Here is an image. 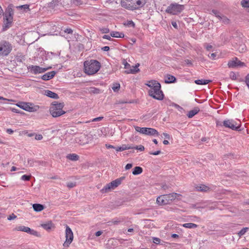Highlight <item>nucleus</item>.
<instances>
[{"label": "nucleus", "instance_id": "5701e85b", "mask_svg": "<svg viewBox=\"0 0 249 249\" xmlns=\"http://www.w3.org/2000/svg\"><path fill=\"white\" fill-rule=\"evenodd\" d=\"M33 208L35 211L39 212L44 209V206L40 204L35 203L33 205Z\"/></svg>", "mask_w": 249, "mask_h": 249}, {"label": "nucleus", "instance_id": "c03bdc74", "mask_svg": "<svg viewBox=\"0 0 249 249\" xmlns=\"http://www.w3.org/2000/svg\"><path fill=\"white\" fill-rule=\"evenodd\" d=\"M230 78L232 80H235L236 79V76L235 73L232 71L230 74Z\"/></svg>", "mask_w": 249, "mask_h": 249}, {"label": "nucleus", "instance_id": "f3484780", "mask_svg": "<svg viewBox=\"0 0 249 249\" xmlns=\"http://www.w3.org/2000/svg\"><path fill=\"white\" fill-rule=\"evenodd\" d=\"M228 65L229 68H234L244 67L245 66V64L244 62H241L237 58L235 57L232 60H230L228 62Z\"/></svg>", "mask_w": 249, "mask_h": 249}, {"label": "nucleus", "instance_id": "c756f323", "mask_svg": "<svg viewBox=\"0 0 249 249\" xmlns=\"http://www.w3.org/2000/svg\"><path fill=\"white\" fill-rule=\"evenodd\" d=\"M142 172V167L140 166H136L133 169V171L132 172V174L134 175H137L141 174Z\"/></svg>", "mask_w": 249, "mask_h": 249}, {"label": "nucleus", "instance_id": "a18cd8bd", "mask_svg": "<svg viewBox=\"0 0 249 249\" xmlns=\"http://www.w3.org/2000/svg\"><path fill=\"white\" fill-rule=\"evenodd\" d=\"M153 242L156 244H159L160 243V239L157 237H154L153 238Z\"/></svg>", "mask_w": 249, "mask_h": 249}, {"label": "nucleus", "instance_id": "412c9836", "mask_svg": "<svg viewBox=\"0 0 249 249\" xmlns=\"http://www.w3.org/2000/svg\"><path fill=\"white\" fill-rule=\"evenodd\" d=\"M44 95L54 99H57L59 98V96L57 94L49 90H45L44 91Z\"/></svg>", "mask_w": 249, "mask_h": 249}, {"label": "nucleus", "instance_id": "052dcab7", "mask_svg": "<svg viewBox=\"0 0 249 249\" xmlns=\"http://www.w3.org/2000/svg\"><path fill=\"white\" fill-rule=\"evenodd\" d=\"M176 108H177L178 110H181L183 109L182 107H180L179 105L174 104L173 105Z\"/></svg>", "mask_w": 249, "mask_h": 249}, {"label": "nucleus", "instance_id": "423d86ee", "mask_svg": "<svg viewBox=\"0 0 249 249\" xmlns=\"http://www.w3.org/2000/svg\"><path fill=\"white\" fill-rule=\"evenodd\" d=\"M184 5L177 3L171 4L168 6L166 12L170 14L175 15L181 13L184 9Z\"/></svg>", "mask_w": 249, "mask_h": 249}, {"label": "nucleus", "instance_id": "a19ab883", "mask_svg": "<svg viewBox=\"0 0 249 249\" xmlns=\"http://www.w3.org/2000/svg\"><path fill=\"white\" fill-rule=\"evenodd\" d=\"M132 149H136L137 150H140L141 151H142L144 150V147L142 145H140L138 146H136V147H132Z\"/></svg>", "mask_w": 249, "mask_h": 249}, {"label": "nucleus", "instance_id": "c85d7f7f", "mask_svg": "<svg viewBox=\"0 0 249 249\" xmlns=\"http://www.w3.org/2000/svg\"><path fill=\"white\" fill-rule=\"evenodd\" d=\"M211 82L209 80L198 79L195 81V83L197 85H206Z\"/></svg>", "mask_w": 249, "mask_h": 249}, {"label": "nucleus", "instance_id": "680f3d73", "mask_svg": "<svg viewBox=\"0 0 249 249\" xmlns=\"http://www.w3.org/2000/svg\"><path fill=\"white\" fill-rule=\"evenodd\" d=\"M103 38L104 39H107V40H111V36H108V35H104L103 36Z\"/></svg>", "mask_w": 249, "mask_h": 249}, {"label": "nucleus", "instance_id": "603ef678", "mask_svg": "<svg viewBox=\"0 0 249 249\" xmlns=\"http://www.w3.org/2000/svg\"><path fill=\"white\" fill-rule=\"evenodd\" d=\"M161 153V151L160 150H158L155 152H150L149 154L153 155H158Z\"/></svg>", "mask_w": 249, "mask_h": 249}, {"label": "nucleus", "instance_id": "ea45409f", "mask_svg": "<svg viewBox=\"0 0 249 249\" xmlns=\"http://www.w3.org/2000/svg\"><path fill=\"white\" fill-rule=\"evenodd\" d=\"M31 177V175H24L21 177V179L23 180L28 181L30 180Z\"/></svg>", "mask_w": 249, "mask_h": 249}, {"label": "nucleus", "instance_id": "6e6d98bb", "mask_svg": "<svg viewBox=\"0 0 249 249\" xmlns=\"http://www.w3.org/2000/svg\"><path fill=\"white\" fill-rule=\"evenodd\" d=\"M19 7L21 8V9H29V5L28 4H24V5L20 6Z\"/></svg>", "mask_w": 249, "mask_h": 249}, {"label": "nucleus", "instance_id": "4d7b16f0", "mask_svg": "<svg viewBox=\"0 0 249 249\" xmlns=\"http://www.w3.org/2000/svg\"><path fill=\"white\" fill-rule=\"evenodd\" d=\"M105 146H106V147L107 149L114 148V149H116V147L115 146H114L111 144H106Z\"/></svg>", "mask_w": 249, "mask_h": 249}, {"label": "nucleus", "instance_id": "e2e57ef3", "mask_svg": "<svg viewBox=\"0 0 249 249\" xmlns=\"http://www.w3.org/2000/svg\"><path fill=\"white\" fill-rule=\"evenodd\" d=\"M6 132L9 134H12L13 133L14 131L11 128H8L6 129Z\"/></svg>", "mask_w": 249, "mask_h": 249}, {"label": "nucleus", "instance_id": "72a5a7b5", "mask_svg": "<svg viewBox=\"0 0 249 249\" xmlns=\"http://www.w3.org/2000/svg\"><path fill=\"white\" fill-rule=\"evenodd\" d=\"M241 3L243 7L249 9V0H242Z\"/></svg>", "mask_w": 249, "mask_h": 249}, {"label": "nucleus", "instance_id": "79ce46f5", "mask_svg": "<svg viewBox=\"0 0 249 249\" xmlns=\"http://www.w3.org/2000/svg\"><path fill=\"white\" fill-rule=\"evenodd\" d=\"M123 64L124 65V68L125 69H128L130 67V65L128 64L125 59L123 60Z\"/></svg>", "mask_w": 249, "mask_h": 249}, {"label": "nucleus", "instance_id": "4be33fe9", "mask_svg": "<svg viewBox=\"0 0 249 249\" xmlns=\"http://www.w3.org/2000/svg\"><path fill=\"white\" fill-rule=\"evenodd\" d=\"M199 108L198 107H195L193 109L189 111L187 114V116L189 118H191L193 117L195 115H196L199 111Z\"/></svg>", "mask_w": 249, "mask_h": 249}, {"label": "nucleus", "instance_id": "338daca9", "mask_svg": "<svg viewBox=\"0 0 249 249\" xmlns=\"http://www.w3.org/2000/svg\"><path fill=\"white\" fill-rule=\"evenodd\" d=\"M102 233L103 232L102 231H98L95 232V234L96 236H99L102 234Z\"/></svg>", "mask_w": 249, "mask_h": 249}, {"label": "nucleus", "instance_id": "774afa93", "mask_svg": "<svg viewBox=\"0 0 249 249\" xmlns=\"http://www.w3.org/2000/svg\"><path fill=\"white\" fill-rule=\"evenodd\" d=\"M216 124L217 126H222V125H223V123H222V122H221L220 121H216Z\"/></svg>", "mask_w": 249, "mask_h": 249}, {"label": "nucleus", "instance_id": "393cba45", "mask_svg": "<svg viewBox=\"0 0 249 249\" xmlns=\"http://www.w3.org/2000/svg\"><path fill=\"white\" fill-rule=\"evenodd\" d=\"M132 147H131L129 145L123 144L121 146H118L116 147V150L117 151H123L124 150L132 149Z\"/></svg>", "mask_w": 249, "mask_h": 249}, {"label": "nucleus", "instance_id": "f704fd0d", "mask_svg": "<svg viewBox=\"0 0 249 249\" xmlns=\"http://www.w3.org/2000/svg\"><path fill=\"white\" fill-rule=\"evenodd\" d=\"M219 19L222 20V21L225 24H228L229 22V19L223 15H221L220 18H219Z\"/></svg>", "mask_w": 249, "mask_h": 249}, {"label": "nucleus", "instance_id": "f257e3e1", "mask_svg": "<svg viewBox=\"0 0 249 249\" xmlns=\"http://www.w3.org/2000/svg\"><path fill=\"white\" fill-rule=\"evenodd\" d=\"M147 0H121V6L129 10L139 9L144 6Z\"/></svg>", "mask_w": 249, "mask_h": 249}, {"label": "nucleus", "instance_id": "aec40b11", "mask_svg": "<svg viewBox=\"0 0 249 249\" xmlns=\"http://www.w3.org/2000/svg\"><path fill=\"white\" fill-rule=\"evenodd\" d=\"M176 78L174 76L166 74L164 76V82L165 83H172L175 82Z\"/></svg>", "mask_w": 249, "mask_h": 249}, {"label": "nucleus", "instance_id": "20e7f679", "mask_svg": "<svg viewBox=\"0 0 249 249\" xmlns=\"http://www.w3.org/2000/svg\"><path fill=\"white\" fill-rule=\"evenodd\" d=\"M180 196V194L176 193L161 195L157 198V203L160 205H166Z\"/></svg>", "mask_w": 249, "mask_h": 249}, {"label": "nucleus", "instance_id": "3c124183", "mask_svg": "<svg viewBox=\"0 0 249 249\" xmlns=\"http://www.w3.org/2000/svg\"><path fill=\"white\" fill-rule=\"evenodd\" d=\"M103 119V117H99L97 118H95L92 120V122H97L100 121Z\"/></svg>", "mask_w": 249, "mask_h": 249}, {"label": "nucleus", "instance_id": "37998d69", "mask_svg": "<svg viewBox=\"0 0 249 249\" xmlns=\"http://www.w3.org/2000/svg\"><path fill=\"white\" fill-rule=\"evenodd\" d=\"M76 186L75 182H68L67 184V186L69 188H72Z\"/></svg>", "mask_w": 249, "mask_h": 249}, {"label": "nucleus", "instance_id": "b1692460", "mask_svg": "<svg viewBox=\"0 0 249 249\" xmlns=\"http://www.w3.org/2000/svg\"><path fill=\"white\" fill-rule=\"evenodd\" d=\"M110 36L113 37L123 38L124 36V33L117 31H112L110 32Z\"/></svg>", "mask_w": 249, "mask_h": 249}, {"label": "nucleus", "instance_id": "e433bc0d", "mask_svg": "<svg viewBox=\"0 0 249 249\" xmlns=\"http://www.w3.org/2000/svg\"><path fill=\"white\" fill-rule=\"evenodd\" d=\"M212 13L218 19L219 18H220V16L222 15L221 14H220L219 12L216 10H213L212 11Z\"/></svg>", "mask_w": 249, "mask_h": 249}, {"label": "nucleus", "instance_id": "cd10ccee", "mask_svg": "<svg viewBox=\"0 0 249 249\" xmlns=\"http://www.w3.org/2000/svg\"><path fill=\"white\" fill-rule=\"evenodd\" d=\"M182 226L186 228L195 229V228H197L198 227V225L196 224L192 223H188L183 224L182 225Z\"/></svg>", "mask_w": 249, "mask_h": 249}, {"label": "nucleus", "instance_id": "9d476101", "mask_svg": "<svg viewBox=\"0 0 249 249\" xmlns=\"http://www.w3.org/2000/svg\"><path fill=\"white\" fill-rule=\"evenodd\" d=\"M66 240L63 244V246L65 248H68L71 244L73 239V232L71 228L67 226L65 231Z\"/></svg>", "mask_w": 249, "mask_h": 249}, {"label": "nucleus", "instance_id": "7ed1b4c3", "mask_svg": "<svg viewBox=\"0 0 249 249\" xmlns=\"http://www.w3.org/2000/svg\"><path fill=\"white\" fill-rule=\"evenodd\" d=\"M64 106L63 103L53 102L50 107V113L53 117H57L65 113V111L62 110Z\"/></svg>", "mask_w": 249, "mask_h": 249}, {"label": "nucleus", "instance_id": "69168bd1", "mask_svg": "<svg viewBox=\"0 0 249 249\" xmlns=\"http://www.w3.org/2000/svg\"><path fill=\"white\" fill-rule=\"evenodd\" d=\"M172 26H173L174 28H176V29H177V28H178V24H177V23H176V22H175V21H173V22H172Z\"/></svg>", "mask_w": 249, "mask_h": 249}, {"label": "nucleus", "instance_id": "bb28decb", "mask_svg": "<svg viewBox=\"0 0 249 249\" xmlns=\"http://www.w3.org/2000/svg\"><path fill=\"white\" fill-rule=\"evenodd\" d=\"M67 158L72 161H76L79 160V157L76 154H70L67 156Z\"/></svg>", "mask_w": 249, "mask_h": 249}, {"label": "nucleus", "instance_id": "c9c22d12", "mask_svg": "<svg viewBox=\"0 0 249 249\" xmlns=\"http://www.w3.org/2000/svg\"><path fill=\"white\" fill-rule=\"evenodd\" d=\"M248 230V228H243L241 231H239V232L238 233V235L241 237V236L243 235Z\"/></svg>", "mask_w": 249, "mask_h": 249}, {"label": "nucleus", "instance_id": "5fc2aeb1", "mask_svg": "<svg viewBox=\"0 0 249 249\" xmlns=\"http://www.w3.org/2000/svg\"><path fill=\"white\" fill-rule=\"evenodd\" d=\"M34 160L33 159H28V164L30 165V166H33L34 165Z\"/></svg>", "mask_w": 249, "mask_h": 249}, {"label": "nucleus", "instance_id": "49530a36", "mask_svg": "<svg viewBox=\"0 0 249 249\" xmlns=\"http://www.w3.org/2000/svg\"><path fill=\"white\" fill-rule=\"evenodd\" d=\"M101 31L102 33L107 34L109 32V29L107 28H104L101 29Z\"/></svg>", "mask_w": 249, "mask_h": 249}, {"label": "nucleus", "instance_id": "4c0bfd02", "mask_svg": "<svg viewBox=\"0 0 249 249\" xmlns=\"http://www.w3.org/2000/svg\"><path fill=\"white\" fill-rule=\"evenodd\" d=\"M89 92L94 94H98L100 92V89L95 88H90Z\"/></svg>", "mask_w": 249, "mask_h": 249}, {"label": "nucleus", "instance_id": "f8f14e48", "mask_svg": "<svg viewBox=\"0 0 249 249\" xmlns=\"http://www.w3.org/2000/svg\"><path fill=\"white\" fill-rule=\"evenodd\" d=\"M13 11L9 10L8 12H6L5 14V21H4V25L3 26V30L5 31L10 27V25L13 20Z\"/></svg>", "mask_w": 249, "mask_h": 249}, {"label": "nucleus", "instance_id": "6ab92c4d", "mask_svg": "<svg viewBox=\"0 0 249 249\" xmlns=\"http://www.w3.org/2000/svg\"><path fill=\"white\" fill-rule=\"evenodd\" d=\"M56 72L55 71L48 72L42 75L41 78L42 80L45 81L49 80L53 78Z\"/></svg>", "mask_w": 249, "mask_h": 249}, {"label": "nucleus", "instance_id": "dca6fc26", "mask_svg": "<svg viewBox=\"0 0 249 249\" xmlns=\"http://www.w3.org/2000/svg\"><path fill=\"white\" fill-rule=\"evenodd\" d=\"M52 4L54 5H58L60 4L66 8H70L72 4V0H53Z\"/></svg>", "mask_w": 249, "mask_h": 249}, {"label": "nucleus", "instance_id": "de8ad7c7", "mask_svg": "<svg viewBox=\"0 0 249 249\" xmlns=\"http://www.w3.org/2000/svg\"><path fill=\"white\" fill-rule=\"evenodd\" d=\"M72 4L75 5H80L82 4L81 0H72Z\"/></svg>", "mask_w": 249, "mask_h": 249}, {"label": "nucleus", "instance_id": "09e8293b", "mask_svg": "<svg viewBox=\"0 0 249 249\" xmlns=\"http://www.w3.org/2000/svg\"><path fill=\"white\" fill-rule=\"evenodd\" d=\"M245 82L249 88V73L247 74V75L245 77Z\"/></svg>", "mask_w": 249, "mask_h": 249}, {"label": "nucleus", "instance_id": "2eb2a0df", "mask_svg": "<svg viewBox=\"0 0 249 249\" xmlns=\"http://www.w3.org/2000/svg\"><path fill=\"white\" fill-rule=\"evenodd\" d=\"M51 68V67L48 68H42L38 66L32 65L29 66L28 69H30V71L32 73L36 74L37 73H43Z\"/></svg>", "mask_w": 249, "mask_h": 249}, {"label": "nucleus", "instance_id": "0e129e2a", "mask_svg": "<svg viewBox=\"0 0 249 249\" xmlns=\"http://www.w3.org/2000/svg\"><path fill=\"white\" fill-rule=\"evenodd\" d=\"M101 49L104 51H108L109 50V47L108 46H106L102 48Z\"/></svg>", "mask_w": 249, "mask_h": 249}, {"label": "nucleus", "instance_id": "2f4dec72", "mask_svg": "<svg viewBox=\"0 0 249 249\" xmlns=\"http://www.w3.org/2000/svg\"><path fill=\"white\" fill-rule=\"evenodd\" d=\"M140 71L139 69H136V68L133 67L132 69H131L129 71H125V72L126 73H135Z\"/></svg>", "mask_w": 249, "mask_h": 249}, {"label": "nucleus", "instance_id": "473e14b6", "mask_svg": "<svg viewBox=\"0 0 249 249\" xmlns=\"http://www.w3.org/2000/svg\"><path fill=\"white\" fill-rule=\"evenodd\" d=\"M120 88V85L118 83H115L113 84L112 89L114 92L117 91Z\"/></svg>", "mask_w": 249, "mask_h": 249}, {"label": "nucleus", "instance_id": "7c9ffc66", "mask_svg": "<svg viewBox=\"0 0 249 249\" xmlns=\"http://www.w3.org/2000/svg\"><path fill=\"white\" fill-rule=\"evenodd\" d=\"M197 190L201 191V192H207L209 190L210 188L204 185H201L200 186H198L196 187Z\"/></svg>", "mask_w": 249, "mask_h": 249}, {"label": "nucleus", "instance_id": "13d9d810", "mask_svg": "<svg viewBox=\"0 0 249 249\" xmlns=\"http://www.w3.org/2000/svg\"><path fill=\"white\" fill-rule=\"evenodd\" d=\"M132 167V163H128L125 165V169L126 170H128L131 168Z\"/></svg>", "mask_w": 249, "mask_h": 249}, {"label": "nucleus", "instance_id": "58836bf2", "mask_svg": "<svg viewBox=\"0 0 249 249\" xmlns=\"http://www.w3.org/2000/svg\"><path fill=\"white\" fill-rule=\"evenodd\" d=\"M125 25L127 26L128 27H135V23L132 20L127 21V22L124 24Z\"/></svg>", "mask_w": 249, "mask_h": 249}, {"label": "nucleus", "instance_id": "a211bd4d", "mask_svg": "<svg viewBox=\"0 0 249 249\" xmlns=\"http://www.w3.org/2000/svg\"><path fill=\"white\" fill-rule=\"evenodd\" d=\"M145 85L150 88V89H154L156 87H160V84L156 80H150L145 84Z\"/></svg>", "mask_w": 249, "mask_h": 249}, {"label": "nucleus", "instance_id": "6e6552de", "mask_svg": "<svg viewBox=\"0 0 249 249\" xmlns=\"http://www.w3.org/2000/svg\"><path fill=\"white\" fill-rule=\"evenodd\" d=\"M148 94L150 96L158 100H162L164 97V94L161 90V86L156 87L154 89H149Z\"/></svg>", "mask_w": 249, "mask_h": 249}, {"label": "nucleus", "instance_id": "864d4df0", "mask_svg": "<svg viewBox=\"0 0 249 249\" xmlns=\"http://www.w3.org/2000/svg\"><path fill=\"white\" fill-rule=\"evenodd\" d=\"M16 217H17L16 215H15L13 213L12 214L9 215V216L8 217L7 219L9 220H11L15 219Z\"/></svg>", "mask_w": 249, "mask_h": 249}, {"label": "nucleus", "instance_id": "1a4fd4ad", "mask_svg": "<svg viewBox=\"0 0 249 249\" xmlns=\"http://www.w3.org/2000/svg\"><path fill=\"white\" fill-rule=\"evenodd\" d=\"M135 129L136 131L140 132V133L149 135V136H155L159 135V133L155 129L152 128L147 127H141L139 126H135Z\"/></svg>", "mask_w": 249, "mask_h": 249}, {"label": "nucleus", "instance_id": "4468645a", "mask_svg": "<svg viewBox=\"0 0 249 249\" xmlns=\"http://www.w3.org/2000/svg\"><path fill=\"white\" fill-rule=\"evenodd\" d=\"M14 231H24L31 235L38 236V233L36 231L24 226H17L14 228Z\"/></svg>", "mask_w": 249, "mask_h": 249}, {"label": "nucleus", "instance_id": "bf43d9fd", "mask_svg": "<svg viewBox=\"0 0 249 249\" xmlns=\"http://www.w3.org/2000/svg\"><path fill=\"white\" fill-rule=\"evenodd\" d=\"M72 30L70 28H67L65 30V32L67 34H72Z\"/></svg>", "mask_w": 249, "mask_h": 249}, {"label": "nucleus", "instance_id": "0eeeda50", "mask_svg": "<svg viewBox=\"0 0 249 249\" xmlns=\"http://www.w3.org/2000/svg\"><path fill=\"white\" fill-rule=\"evenodd\" d=\"M12 50V46L9 42L2 41L0 42V54L8 55Z\"/></svg>", "mask_w": 249, "mask_h": 249}, {"label": "nucleus", "instance_id": "39448f33", "mask_svg": "<svg viewBox=\"0 0 249 249\" xmlns=\"http://www.w3.org/2000/svg\"><path fill=\"white\" fill-rule=\"evenodd\" d=\"M124 178V177H122L106 184L101 190V192L102 193H106L109 192L110 190L114 189L121 184Z\"/></svg>", "mask_w": 249, "mask_h": 249}, {"label": "nucleus", "instance_id": "9b49d317", "mask_svg": "<svg viewBox=\"0 0 249 249\" xmlns=\"http://www.w3.org/2000/svg\"><path fill=\"white\" fill-rule=\"evenodd\" d=\"M31 105H32L31 103L25 102H20L17 104L18 107L29 112H35L39 108L38 106L31 107Z\"/></svg>", "mask_w": 249, "mask_h": 249}, {"label": "nucleus", "instance_id": "f03ea898", "mask_svg": "<svg viewBox=\"0 0 249 249\" xmlns=\"http://www.w3.org/2000/svg\"><path fill=\"white\" fill-rule=\"evenodd\" d=\"M84 66L85 73L88 75H92L99 71L101 64L96 60L91 59L85 61Z\"/></svg>", "mask_w": 249, "mask_h": 249}, {"label": "nucleus", "instance_id": "ddd939ff", "mask_svg": "<svg viewBox=\"0 0 249 249\" xmlns=\"http://www.w3.org/2000/svg\"><path fill=\"white\" fill-rule=\"evenodd\" d=\"M223 125L225 127L230 128L233 130H240L239 128V125H237V124L236 123V122L233 120H227L224 121V122H223Z\"/></svg>", "mask_w": 249, "mask_h": 249}, {"label": "nucleus", "instance_id": "8fccbe9b", "mask_svg": "<svg viewBox=\"0 0 249 249\" xmlns=\"http://www.w3.org/2000/svg\"><path fill=\"white\" fill-rule=\"evenodd\" d=\"M43 139V136L41 134H36L35 136V139L36 140H41Z\"/></svg>", "mask_w": 249, "mask_h": 249}, {"label": "nucleus", "instance_id": "a878e982", "mask_svg": "<svg viewBox=\"0 0 249 249\" xmlns=\"http://www.w3.org/2000/svg\"><path fill=\"white\" fill-rule=\"evenodd\" d=\"M41 227L47 231H50L53 227H54V226L52 222H49L48 223L41 224Z\"/></svg>", "mask_w": 249, "mask_h": 249}]
</instances>
